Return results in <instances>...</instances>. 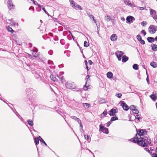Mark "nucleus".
Instances as JSON below:
<instances>
[{"instance_id":"f257e3e1","label":"nucleus","mask_w":157,"mask_h":157,"mask_svg":"<svg viewBox=\"0 0 157 157\" xmlns=\"http://www.w3.org/2000/svg\"><path fill=\"white\" fill-rule=\"evenodd\" d=\"M148 140L147 137L142 136L139 138H134L133 141L134 143H137L139 145H141L143 143L146 142Z\"/></svg>"},{"instance_id":"f03ea898","label":"nucleus","mask_w":157,"mask_h":157,"mask_svg":"<svg viewBox=\"0 0 157 157\" xmlns=\"http://www.w3.org/2000/svg\"><path fill=\"white\" fill-rule=\"evenodd\" d=\"M147 132L146 130H144L143 129H141L137 132L136 134L134 137V138H139L140 137H142L145 135L147 134Z\"/></svg>"},{"instance_id":"7ed1b4c3","label":"nucleus","mask_w":157,"mask_h":157,"mask_svg":"<svg viewBox=\"0 0 157 157\" xmlns=\"http://www.w3.org/2000/svg\"><path fill=\"white\" fill-rule=\"evenodd\" d=\"M66 86L67 88L71 89H75V86L74 82H67L66 84Z\"/></svg>"},{"instance_id":"20e7f679","label":"nucleus","mask_w":157,"mask_h":157,"mask_svg":"<svg viewBox=\"0 0 157 157\" xmlns=\"http://www.w3.org/2000/svg\"><path fill=\"white\" fill-rule=\"evenodd\" d=\"M156 26L154 25H151L148 28L149 32L151 34L154 33L156 30Z\"/></svg>"},{"instance_id":"39448f33","label":"nucleus","mask_w":157,"mask_h":157,"mask_svg":"<svg viewBox=\"0 0 157 157\" xmlns=\"http://www.w3.org/2000/svg\"><path fill=\"white\" fill-rule=\"evenodd\" d=\"M150 13L154 19L155 20L157 19V15H156V12L155 10L150 9Z\"/></svg>"},{"instance_id":"423d86ee","label":"nucleus","mask_w":157,"mask_h":157,"mask_svg":"<svg viewBox=\"0 0 157 157\" xmlns=\"http://www.w3.org/2000/svg\"><path fill=\"white\" fill-rule=\"evenodd\" d=\"M100 129L99 131L103 132L106 134H108V129L104 127L101 125H100L99 126Z\"/></svg>"},{"instance_id":"0eeeda50","label":"nucleus","mask_w":157,"mask_h":157,"mask_svg":"<svg viewBox=\"0 0 157 157\" xmlns=\"http://www.w3.org/2000/svg\"><path fill=\"white\" fill-rule=\"evenodd\" d=\"M124 54V53L123 52L121 51H117L116 52V54L118 60L119 61H121V57Z\"/></svg>"},{"instance_id":"6e6552de","label":"nucleus","mask_w":157,"mask_h":157,"mask_svg":"<svg viewBox=\"0 0 157 157\" xmlns=\"http://www.w3.org/2000/svg\"><path fill=\"white\" fill-rule=\"evenodd\" d=\"M8 7L10 10L14 8L15 6L12 4V1L11 0H8L7 2Z\"/></svg>"},{"instance_id":"1a4fd4ad","label":"nucleus","mask_w":157,"mask_h":157,"mask_svg":"<svg viewBox=\"0 0 157 157\" xmlns=\"http://www.w3.org/2000/svg\"><path fill=\"white\" fill-rule=\"evenodd\" d=\"M121 105L122 106L123 109L125 110H128L129 108L128 105L125 103L124 101H122Z\"/></svg>"},{"instance_id":"9d476101","label":"nucleus","mask_w":157,"mask_h":157,"mask_svg":"<svg viewBox=\"0 0 157 157\" xmlns=\"http://www.w3.org/2000/svg\"><path fill=\"white\" fill-rule=\"evenodd\" d=\"M134 20L135 19L134 17L132 16H129L127 17L126 20L128 22L131 23L133 22V20Z\"/></svg>"},{"instance_id":"9b49d317","label":"nucleus","mask_w":157,"mask_h":157,"mask_svg":"<svg viewBox=\"0 0 157 157\" xmlns=\"http://www.w3.org/2000/svg\"><path fill=\"white\" fill-rule=\"evenodd\" d=\"M110 39L112 41H116L117 39V37L116 34H113L110 37Z\"/></svg>"},{"instance_id":"f8f14e48","label":"nucleus","mask_w":157,"mask_h":157,"mask_svg":"<svg viewBox=\"0 0 157 157\" xmlns=\"http://www.w3.org/2000/svg\"><path fill=\"white\" fill-rule=\"evenodd\" d=\"M116 112L115 109H112L110 111L109 115L110 116H113Z\"/></svg>"},{"instance_id":"ddd939ff","label":"nucleus","mask_w":157,"mask_h":157,"mask_svg":"<svg viewBox=\"0 0 157 157\" xmlns=\"http://www.w3.org/2000/svg\"><path fill=\"white\" fill-rule=\"evenodd\" d=\"M152 49L154 51H157V45L154 44H152L151 45Z\"/></svg>"},{"instance_id":"4468645a","label":"nucleus","mask_w":157,"mask_h":157,"mask_svg":"<svg viewBox=\"0 0 157 157\" xmlns=\"http://www.w3.org/2000/svg\"><path fill=\"white\" fill-rule=\"evenodd\" d=\"M107 76L109 78H111L113 76V74L111 72H108L107 74Z\"/></svg>"},{"instance_id":"2eb2a0df","label":"nucleus","mask_w":157,"mask_h":157,"mask_svg":"<svg viewBox=\"0 0 157 157\" xmlns=\"http://www.w3.org/2000/svg\"><path fill=\"white\" fill-rule=\"evenodd\" d=\"M50 78H51V79L54 82H56L57 81V78L56 77V76H55L53 75H51Z\"/></svg>"},{"instance_id":"dca6fc26","label":"nucleus","mask_w":157,"mask_h":157,"mask_svg":"<svg viewBox=\"0 0 157 157\" xmlns=\"http://www.w3.org/2000/svg\"><path fill=\"white\" fill-rule=\"evenodd\" d=\"M70 3L71 6L72 7L74 8H76V6L75 4L74 1L73 0H70Z\"/></svg>"},{"instance_id":"f3484780","label":"nucleus","mask_w":157,"mask_h":157,"mask_svg":"<svg viewBox=\"0 0 157 157\" xmlns=\"http://www.w3.org/2000/svg\"><path fill=\"white\" fill-rule=\"evenodd\" d=\"M148 41L149 42L152 43L154 41V38L152 37H149L147 38Z\"/></svg>"},{"instance_id":"a211bd4d","label":"nucleus","mask_w":157,"mask_h":157,"mask_svg":"<svg viewBox=\"0 0 157 157\" xmlns=\"http://www.w3.org/2000/svg\"><path fill=\"white\" fill-rule=\"evenodd\" d=\"M82 105L85 109H88L90 106V104L87 103H83Z\"/></svg>"},{"instance_id":"6ab92c4d","label":"nucleus","mask_w":157,"mask_h":157,"mask_svg":"<svg viewBox=\"0 0 157 157\" xmlns=\"http://www.w3.org/2000/svg\"><path fill=\"white\" fill-rule=\"evenodd\" d=\"M128 59V58L125 56H124L122 58V61L123 62H126Z\"/></svg>"},{"instance_id":"aec40b11","label":"nucleus","mask_w":157,"mask_h":157,"mask_svg":"<svg viewBox=\"0 0 157 157\" xmlns=\"http://www.w3.org/2000/svg\"><path fill=\"white\" fill-rule=\"evenodd\" d=\"M150 65L154 68L156 67H157V65L156 63L154 62H152L150 63Z\"/></svg>"},{"instance_id":"412c9836","label":"nucleus","mask_w":157,"mask_h":157,"mask_svg":"<svg viewBox=\"0 0 157 157\" xmlns=\"http://www.w3.org/2000/svg\"><path fill=\"white\" fill-rule=\"evenodd\" d=\"M105 19L107 21H109L111 20L112 22H113V20L111 19V17L107 15L105 17Z\"/></svg>"},{"instance_id":"4be33fe9","label":"nucleus","mask_w":157,"mask_h":157,"mask_svg":"<svg viewBox=\"0 0 157 157\" xmlns=\"http://www.w3.org/2000/svg\"><path fill=\"white\" fill-rule=\"evenodd\" d=\"M32 54L34 57H37L38 56V54L37 52V51H32Z\"/></svg>"},{"instance_id":"5701e85b","label":"nucleus","mask_w":157,"mask_h":157,"mask_svg":"<svg viewBox=\"0 0 157 157\" xmlns=\"http://www.w3.org/2000/svg\"><path fill=\"white\" fill-rule=\"evenodd\" d=\"M151 98L153 100L155 101L156 99V98L155 95L152 94L150 96Z\"/></svg>"},{"instance_id":"b1692460","label":"nucleus","mask_w":157,"mask_h":157,"mask_svg":"<svg viewBox=\"0 0 157 157\" xmlns=\"http://www.w3.org/2000/svg\"><path fill=\"white\" fill-rule=\"evenodd\" d=\"M6 29L9 32L13 33V30L12 28L10 27L9 26L7 27L6 28Z\"/></svg>"},{"instance_id":"393cba45","label":"nucleus","mask_w":157,"mask_h":157,"mask_svg":"<svg viewBox=\"0 0 157 157\" xmlns=\"http://www.w3.org/2000/svg\"><path fill=\"white\" fill-rule=\"evenodd\" d=\"M133 68L134 69L137 70L138 69V65L136 64H135L133 65Z\"/></svg>"},{"instance_id":"a878e982","label":"nucleus","mask_w":157,"mask_h":157,"mask_svg":"<svg viewBox=\"0 0 157 157\" xmlns=\"http://www.w3.org/2000/svg\"><path fill=\"white\" fill-rule=\"evenodd\" d=\"M28 124L31 125L33 126V123L32 121H30V120H28L27 121Z\"/></svg>"},{"instance_id":"bb28decb","label":"nucleus","mask_w":157,"mask_h":157,"mask_svg":"<svg viewBox=\"0 0 157 157\" xmlns=\"http://www.w3.org/2000/svg\"><path fill=\"white\" fill-rule=\"evenodd\" d=\"M35 142L36 144L37 145L39 143V139L37 138H35L34 139Z\"/></svg>"},{"instance_id":"cd10ccee","label":"nucleus","mask_w":157,"mask_h":157,"mask_svg":"<svg viewBox=\"0 0 157 157\" xmlns=\"http://www.w3.org/2000/svg\"><path fill=\"white\" fill-rule=\"evenodd\" d=\"M132 112L136 114H138L139 113L138 110L136 108H134V109L132 111Z\"/></svg>"},{"instance_id":"c85d7f7f","label":"nucleus","mask_w":157,"mask_h":157,"mask_svg":"<svg viewBox=\"0 0 157 157\" xmlns=\"http://www.w3.org/2000/svg\"><path fill=\"white\" fill-rule=\"evenodd\" d=\"M118 119V118L116 117H112L111 119V121H112L115 120H116Z\"/></svg>"},{"instance_id":"c756f323","label":"nucleus","mask_w":157,"mask_h":157,"mask_svg":"<svg viewBox=\"0 0 157 157\" xmlns=\"http://www.w3.org/2000/svg\"><path fill=\"white\" fill-rule=\"evenodd\" d=\"M137 38V40L139 41H140L142 39L141 38V37L140 35H137L136 36Z\"/></svg>"},{"instance_id":"7c9ffc66","label":"nucleus","mask_w":157,"mask_h":157,"mask_svg":"<svg viewBox=\"0 0 157 157\" xmlns=\"http://www.w3.org/2000/svg\"><path fill=\"white\" fill-rule=\"evenodd\" d=\"M134 108H136V107L133 105H131L130 107V110H132V111L134 109Z\"/></svg>"},{"instance_id":"2f4dec72","label":"nucleus","mask_w":157,"mask_h":157,"mask_svg":"<svg viewBox=\"0 0 157 157\" xmlns=\"http://www.w3.org/2000/svg\"><path fill=\"white\" fill-rule=\"evenodd\" d=\"M86 84H87V83H86V82L85 85L84 86V87H83V89H84V90H87V89L88 88V86Z\"/></svg>"},{"instance_id":"473e14b6","label":"nucleus","mask_w":157,"mask_h":157,"mask_svg":"<svg viewBox=\"0 0 157 157\" xmlns=\"http://www.w3.org/2000/svg\"><path fill=\"white\" fill-rule=\"evenodd\" d=\"M84 46L86 47H87L89 45V43L86 41H84Z\"/></svg>"},{"instance_id":"72a5a7b5","label":"nucleus","mask_w":157,"mask_h":157,"mask_svg":"<svg viewBox=\"0 0 157 157\" xmlns=\"http://www.w3.org/2000/svg\"><path fill=\"white\" fill-rule=\"evenodd\" d=\"M146 24H147V22L145 21H143L141 23V25L143 26L146 25Z\"/></svg>"},{"instance_id":"f704fd0d","label":"nucleus","mask_w":157,"mask_h":157,"mask_svg":"<svg viewBox=\"0 0 157 157\" xmlns=\"http://www.w3.org/2000/svg\"><path fill=\"white\" fill-rule=\"evenodd\" d=\"M89 17H90L91 19V18H92L93 20L94 21V22L95 23H96V21L94 19V17L92 15H90Z\"/></svg>"},{"instance_id":"c9c22d12","label":"nucleus","mask_w":157,"mask_h":157,"mask_svg":"<svg viewBox=\"0 0 157 157\" xmlns=\"http://www.w3.org/2000/svg\"><path fill=\"white\" fill-rule=\"evenodd\" d=\"M116 96L118 98H120L122 96V94L121 93H119L118 94H116Z\"/></svg>"},{"instance_id":"e433bc0d","label":"nucleus","mask_w":157,"mask_h":157,"mask_svg":"<svg viewBox=\"0 0 157 157\" xmlns=\"http://www.w3.org/2000/svg\"><path fill=\"white\" fill-rule=\"evenodd\" d=\"M140 146H141L143 147H146L147 146V144L146 143V142H144L143 143V144H142V145H140Z\"/></svg>"},{"instance_id":"4c0bfd02","label":"nucleus","mask_w":157,"mask_h":157,"mask_svg":"<svg viewBox=\"0 0 157 157\" xmlns=\"http://www.w3.org/2000/svg\"><path fill=\"white\" fill-rule=\"evenodd\" d=\"M144 150L147 151L148 153H149L150 154H151V152L149 150V149L147 148H144Z\"/></svg>"},{"instance_id":"58836bf2","label":"nucleus","mask_w":157,"mask_h":157,"mask_svg":"<svg viewBox=\"0 0 157 157\" xmlns=\"http://www.w3.org/2000/svg\"><path fill=\"white\" fill-rule=\"evenodd\" d=\"M141 33L142 34H143V35H144V36H145V35H146V32L144 30H142L141 31Z\"/></svg>"},{"instance_id":"ea45409f","label":"nucleus","mask_w":157,"mask_h":157,"mask_svg":"<svg viewBox=\"0 0 157 157\" xmlns=\"http://www.w3.org/2000/svg\"><path fill=\"white\" fill-rule=\"evenodd\" d=\"M84 137L87 140H88L89 138V136L87 135H84Z\"/></svg>"},{"instance_id":"a19ab883","label":"nucleus","mask_w":157,"mask_h":157,"mask_svg":"<svg viewBox=\"0 0 157 157\" xmlns=\"http://www.w3.org/2000/svg\"><path fill=\"white\" fill-rule=\"evenodd\" d=\"M42 10L44 11V12H45V13L47 14L48 15V16L49 15V14H48V12L46 11L45 10V8H42Z\"/></svg>"},{"instance_id":"79ce46f5","label":"nucleus","mask_w":157,"mask_h":157,"mask_svg":"<svg viewBox=\"0 0 157 157\" xmlns=\"http://www.w3.org/2000/svg\"><path fill=\"white\" fill-rule=\"evenodd\" d=\"M56 77L58 78H59L60 79V80L62 81V82H63V76H62L61 77H59L58 75H56Z\"/></svg>"},{"instance_id":"37998d69","label":"nucleus","mask_w":157,"mask_h":157,"mask_svg":"<svg viewBox=\"0 0 157 157\" xmlns=\"http://www.w3.org/2000/svg\"><path fill=\"white\" fill-rule=\"evenodd\" d=\"M140 42L141 44H144L145 43L144 41L142 39Z\"/></svg>"},{"instance_id":"c03bdc74","label":"nucleus","mask_w":157,"mask_h":157,"mask_svg":"<svg viewBox=\"0 0 157 157\" xmlns=\"http://www.w3.org/2000/svg\"><path fill=\"white\" fill-rule=\"evenodd\" d=\"M71 118L74 120H76L77 119V118L75 116H72L71 117Z\"/></svg>"},{"instance_id":"a18cd8bd","label":"nucleus","mask_w":157,"mask_h":157,"mask_svg":"<svg viewBox=\"0 0 157 157\" xmlns=\"http://www.w3.org/2000/svg\"><path fill=\"white\" fill-rule=\"evenodd\" d=\"M39 140L40 141V142H42L43 143L44 141V140L40 137V136L39 137Z\"/></svg>"},{"instance_id":"49530a36","label":"nucleus","mask_w":157,"mask_h":157,"mask_svg":"<svg viewBox=\"0 0 157 157\" xmlns=\"http://www.w3.org/2000/svg\"><path fill=\"white\" fill-rule=\"evenodd\" d=\"M151 156L152 157H157V155L156 154H151Z\"/></svg>"},{"instance_id":"de8ad7c7","label":"nucleus","mask_w":157,"mask_h":157,"mask_svg":"<svg viewBox=\"0 0 157 157\" xmlns=\"http://www.w3.org/2000/svg\"><path fill=\"white\" fill-rule=\"evenodd\" d=\"M107 113V111L105 110L104 111L103 113H102V114H104V116L106 115Z\"/></svg>"},{"instance_id":"09e8293b","label":"nucleus","mask_w":157,"mask_h":157,"mask_svg":"<svg viewBox=\"0 0 157 157\" xmlns=\"http://www.w3.org/2000/svg\"><path fill=\"white\" fill-rule=\"evenodd\" d=\"M136 118L138 119V120H139L140 119V116L139 115H137L136 116Z\"/></svg>"},{"instance_id":"8fccbe9b","label":"nucleus","mask_w":157,"mask_h":157,"mask_svg":"<svg viewBox=\"0 0 157 157\" xmlns=\"http://www.w3.org/2000/svg\"><path fill=\"white\" fill-rule=\"evenodd\" d=\"M111 124V122L110 121H109L107 123V127H108L109 126V125Z\"/></svg>"},{"instance_id":"3c124183","label":"nucleus","mask_w":157,"mask_h":157,"mask_svg":"<svg viewBox=\"0 0 157 157\" xmlns=\"http://www.w3.org/2000/svg\"><path fill=\"white\" fill-rule=\"evenodd\" d=\"M76 121L78 122V123H79V124H80V123H81V120L79 118H78L77 119Z\"/></svg>"},{"instance_id":"603ef678","label":"nucleus","mask_w":157,"mask_h":157,"mask_svg":"<svg viewBox=\"0 0 157 157\" xmlns=\"http://www.w3.org/2000/svg\"><path fill=\"white\" fill-rule=\"evenodd\" d=\"M77 7L80 10H82L81 7L78 5H77Z\"/></svg>"},{"instance_id":"864d4df0","label":"nucleus","mask_w":157,"mask_h":157,"mask_svg":"<svg viewBox=\"0 0 157 157\" xmlns=\"http://www.w3.org/2000/svg\"><path fill=\"white\" fill-rule=\"evenodd\" d=\"M85 63H86V68L87 69V71H88L89 70V69H88V67L87 66V61H85Z\"/></svg>"},{"instance_id":"5fc2aeb1","label":"nucleus","mask_w":157,"mask_h":157,"mask_svg":"<svg viewBox=\"0 0 157 157\" xmlns=\"http://www.w3.org/2000/svg\"><path fill=\"white\" fill-rule=\"evenodd\" d=\"M89 78H90L89 75H87L86 76V79H87V80H88Z\"/></svg>"},{"instance_id":"6e6d98bb","label":"nucleus","mask_w":157,"mask_h":157,"mask_svg":"<svg viewBox=\"0 0 157 157\" xmlns=\"http://www.w3.org/2000/svg\"><path fill=\"white\" fill-rule=\"evenodd\" d=\"M88 62H89V63L90 64V65H91L92 63H93V62H92L90 60H89L88 61Z\"/></svg>"},{"instance_id":"4d7b16f0","label":"nucleus","mask_w":157,"mask_h":157,"mask_svg":"<svg viewBox=\"0 0 157 157\" xmlns=\"http://www.w3.org/2000/svg\"><path fill=\"white\" fill-rule=\"evenodd\" d=\"M146 80L147 82V83L148 84H149V78H148V77L147 76V77L146 78Z\"/></svg>"},{"instance_id":"13d9d810","label":"nucleus","mask_w":157,"mask_h":157,"mask_svg":"<svg viewBox=\"0 0 157 157\" xmlns=\"http://www.w3.org/2000/svg\"><path fill=\"white\" fill-rule=\"evenodd\" d=\"M144 9V7H139V9L140 10H143Z\"/></svg>"},{"instance_id":"bf43d9fd","label":"nucleus","mask_w":157,"mask_h":157,"mask_svg":"<svg viewBox=\"0 0 157 157\" xmlns=\"http://www.w3.org/2000/svg\"><path fill=\"white\" fill-rule=\"evenodd\" d=\"M80 126V128H82V124L81 123H80L79 124Z\"/></svg>"},{"instance_id":"052dcab7","label":"nucleus","mask_w":157,"mask_h":157,"mask_svg":"<svg viewBox=\"0 0 157 157\" xmlns=\"http://www.w3.org/2000/svg\"><path fill=\"white\" fill-rule=\"evenodd\" d=\"M147 142H148V143L149 144H150L151 143V142L150 141V140H149L148 141V140H147Z\"/></svg>"},{"instance_id":"680f3d73","label":"nucleus","mask_w":157,"mask_h":157,"mask_svg":"<svg viewBox=\"0 0 157 157\" xmlns=\"http://www.w3.org/2000/svg\"><path fill=\"white\" fill-rule=\"evenodd\" d=\"M33 9V10H34V8L33 7H30L29 8V10H30V9Z\"/></svg>"},{"instance_id":"e2e57ef3","label":"nucleus","mask_w":157,"mask_h":157,"mask_svg":"<svg viewBox=\"0 0 157 157\" xmlns=\"http://www.w3.org/2000/svg\"><path fill=\"white\" fill-rule=\"evenodd\" d=\"M128 4L129 5H130V6H131V3L130 2H128Z\"/></svg>"},{"instance_id":"0e129e2a","label":"nucleus","mask_w":157,"mask_h":157,"mask_svg":"<svg viewBox=\"0 0 157 157\" xmlns=\"http://www.w3.org/2000/svg\"><path fill=\"white\" fill-rule=\"evenodd\" d=\"M83 129H82V128H80V130L81 132H82V131L83 130Z\"/></svg>"},{"instance_id":"69168bd1","label":"nucleus","mask_w":157,"mask_h":157,"mask_svg":"<svg viewBox=\"0 0 157 157\" xmlns=\"http://www.w3.org/2000/svg\"><path fill=\"white\" fill-rule=\"evenodd\" d=\"M37 5H38V6L39 7H42V6H41V5H39V4H38Z\"/></svg>"},{"instance_id":"338daca9","label":"nucleus","mask_w":157,"mask_h":157,"mask_svg":"<svg viewBox=\"0 0 157 157\" xmlns=\"http://www.w3.org/2000/svg\"><path fill=\"white\" fill-rule=\"evenodd\" d=\"M52 51H50L49 52V53H50V54H52Z\"/></svg>"},{"instance_id":"774afa93","label":"nucleus","mask_w":157,"mask_h":157,"mask_svg":"<svg viewBox=\"0 0 157 157\" xmlns=\"http://www.w3.org/2000/svg\"><path fill=\"white\" fill-rule=\"evenodd\" d=\"M121 20H122L124 21V20H125V19H124V18L122 17V18H121Z\"/></svg>"}]
</instances>
